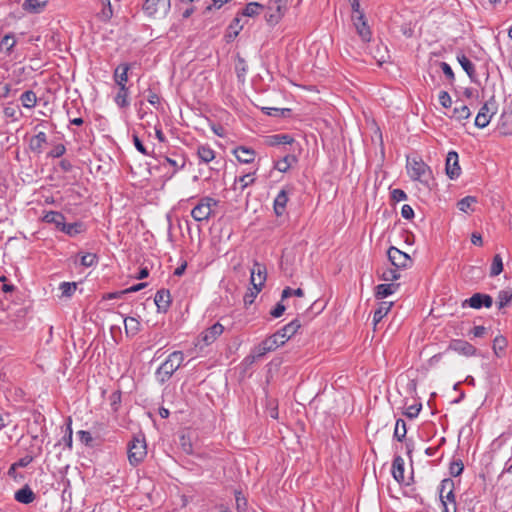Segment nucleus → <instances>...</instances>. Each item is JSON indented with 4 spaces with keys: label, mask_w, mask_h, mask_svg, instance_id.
<instances>
[{
    "label": "nucleus",
    "mask_w": 512,
    "mask_h": 512,
    "mask_svg": "<svg viewBox=\"0 0 512 512\" xmlns=\"http://www.w3.org/2000/svg\"><path fill=\"white\" fill-rule=\"evenodd\" d=\"M392 475L398 483L405 482L404 476V459L401 456H396L392 463Z\"/></svg>",
    "instance_id": "nucleus-24"
},
{
    "label": "nucleus",
    "mask_w": 512,
    "mask_h": 512,
    "mask_svg": "<svg viewBox=\"0 0 512 512\" xmlns=\"http://www.w3.org/2000/svg\"><path fill=\"white\" fill-rule=\"evenodd\" d=\"M255 182V178L253 174L247 173L235 179V184H240V191H244V189Z\"/></svg>",
    "instance_id": "nucleus-48"
},
{
    "label": "nucleus",
    "mask_w": 512,
    "mask_h": 512,
    "mask_svg": "<svg viewBox=\"0 0 512 512\" xmlns=\"http://www.w3.org/2000/svg\"><path fill=\"white\" fill-rule=\"evenodd\" d=\"M197 155L204 163H209L215 158V152L208 145L198 147Z\"/></svg>",
    "instance_id": "nucleus-36"
},
{
    "label": "nucleus",
    "mask_w": 512,
    "mask_h": 512,
    "mask_svg": "<svg viewBox=\"0 0 512 512\" xmlns=\"http://www.w3.org/2000/svg\"><path fill=\"white\" fill-rule=\"evenodd\" d=\"M62 232L69 235L70 237H74L85 231V225L82 222H74L67 224L65 221L63 226L61 227Z\"/></svg>",
    "instance_id": "nucleus-30"
},
{
    "label": "nucleus",
    "mask_w": 512,
    "mask_h": 512,
    "mask_svg": "<svg viewBox=\"0 0 512 512\" xmlns=\"http://www.w3.org/2000/svg\"><path fill=\"white\" fill-rule=\"evenodd\" d=\"M143 9L149 16L165 15L170 9V0H146Z\"/></svg>",
    "instance_id": "nucleus-10"
},
{
    "label": "nucleus",
    "mask_w": 512,
    "mask_h": 512,
    "mask_svg": "<svg viewBox=\"0 0 512 512\" xmlns=\"http://www.w3.org/2000/svg\"><path fill=\"white\" fill-rule=\"evenodd\" d=\"M496 101L492 96L479 110L475 118V126L485 128L491 121L492 116L496 113Z\"/></svg>",
    "instance_id": "nucleus-7"
},
{
    "label": "nucleus",
    "mask_w": 512,
    "mask_h": 512,
    "mask_svg": "<svg viewBox=\"0 0 512 512\" xmlns=\"http://www.w3.org/2000/svg\"><path fill=\"white\" fill-rule=\"evenodd\" d=\"M266 276V267L259 262H254L253 268L251 269V284H256V286L262 288L266 281Z\"/></svg>",
    "instance_id": "nucleus-17"
},
{
    "label": "nucleus",
    "mask_w": 512,
    "mask_h": 512,
    "mask_svg": "<svg viewBox=\"0 0 512 512\" xmlns=\"http://www.w3.org/2000/svg\"><path fill=\"white\" fill-rule=\"evenodd\" d=\"M407 434L406 422L399 418L396 421L393 437L402 442Z\"/></svg>",
    "instance_id": "nucleus-38"
},
{
    "label": "nucleus",
    "mask_w": 512,
    "mask_h": 512,
    "mask_svg": "<svg viewBox=\"0 0 512 512\" xmlns=\"http://www.w3.org/2000/svg\"><path fill=\"white\" fill-rule=\"evenodd\" d=\"M352 20L356 28V31L358 35L361 37V39L364 42H369L371 40L372 33L370 27L368 26L365 20L364 14L359 13V15H352Z\"/></svg>",
    "instance_id": "nucleus-14"
},
{
    "label": "nucleus",
    "mask_w": 512,
    "mask_h": 512,
    "mask_svg": "<svg viewBox=\"0 0 512 512\" xmlns=\"http://www.w3.org/2000/svg\"><path fill=\"white\" fill-rule=\"evenodd\" d=\"M47 143V135L45 132H39L30 139L29 147L33 152L41 153L44 144Z\"/></svg>",
    "instance_id": "nucleus-28"
},
{
    "label": "nucleus",
    "mask_w": 512,
    "mask_h": 512,
    "mask_svg": "<svg viewBox=\"0 0 512 512\" xmlns=\"http://www.w3.org/2000/svg\"><path fill=\"white\" fill-rule=\"evenodd\" d=\"M43 221L54 224L58 230H61L65 221V216L58 211H49L44 215Z\"/></svg>",
    "instance_id": "nucleus-29"
},
{
    "label": "nucleus",
    "mask_w": 512,
    "mask_h": 512,
    "mask_svg": "<svg viewBox=\"0 0 512 512\" xmlns=\"http://www.w3.org/2000/svg\"><path fill=\"white\" fill-rule=\"evenodd\" d=\"M180 447L182 451L188 455H192L194 453L191 439L186 435H182L180 437Z\"/></svg>",
    "instance_id": "nucleus-52"
},
{
    "label": "nucleus",
    "mask_w": 512,
    "mask_h": 512,
    "mask_svg": "<svg viewBox=\"0 0 512 512\" xmlns=\"http://www.w3.org/2000/svg\"><path fill=\"white\" fill-rule=\"evenodd\" d=\"M288 0H268L264 5L266 9V21L271 24H277L287 11Z\"/></svg>",
    "instance_id": "nucleus-5"
},
{
    "label": "nucleus",
    "mask_w": 512,
    "mask_h": 512,
    "mask_svg": "<svg viewBox=\"0 0 512 512\" xmlns=\"http://www.w3.org/2000/svg\"><path fill=\"white\" fill-rule=\"evenodd\" d=\"M20 101L23 107L32 109L37 104V96L34 91L27 90L20 96Z\"/></svg>",
    "instance_id": "nucleus-34"
},
{
    "label": "nucleus",
    "mask_w": 512,
    "mask_h": 512,
    "mask_svg": "<svg viewBox=\"0 0 512 512\" xmlns=\"http://www.w3.org/2000/svg\"><path fill=\"white\" fill-rule=\"evenodd\" d=\"M454 481L450 478L443 479L440 483L439 487V498L442 502H454L455 493H454Z\"/></svg>",
    "instance_id": "nucleus-15"
},
{
    "label": "nucleus",
    "mask_w": 512,
    "mask_h": 512,
    "mask_svg": "<svg viewBox=\"0 0 512 512\" xmlns=\"http://www.w3.org/2000/svg\"><path fill=\"white\" fill-rule=\"evenodd\" d=\"M457 60L461 67L463 68V70L469 76L470 80L475 82L476 73L474 64L462 53L457 55Z\"/></svg>",
    "instance_id": "nucleus-27"
},
{
    "label": "nucleus",
    "mask_w": 512,
    "mask_h": 512,
    "mask_svg": "<svg viewBox=\"0 0 512 512\" xmlns=\"http://www.w3.org/2000/svg\"><path fill=\"white\" fill-rule=\"evenodd\" d=\"M503 271V261L502 257L499 254H496L493 258L491 268H490V276L495 277L498 276Z\"/></svg>",
    "instance_id": "nucleus-45"
},
{
    "label": "nucleus",
    "mask_w": 512,
    "mask_h": 512,
    "mask_svg": "<svg viewBox=\"0 0 512 512\" xmlns=\"http://www.w3.org/2000/svg\"><path fill=\"white\" fill-rule=\"evenodd\" d=\"M147 455V445L144 434L134 435L127 444V456L130 465L138 466Z\"/></svg>",
    "instance_id": "nucleus-3"
},
{
    "label": "nucleus",
    "mask_w": 512,
    "mask_h": 512,
    "mask_svg": "<svg viewBox=\"0 0 512 512\" xmlns=\"http://www.w3.org/2000/svg\"><path fill=\"white\" fill-rule=\"evenodd\" d=\"M297 162V158L293 154H287L282 159L277 160L274 162V169L278 170L279 172H287L291 166Z\"/></svg>",
    "instance_id": "nucleus-25"
},
{
    "label": "nucleus",
    "mask_w": 512,
    "mask_h": 512,
    "mask_svg": "<svg viewBox=\"0 0 512 512\" xmlns=\"http://www.w3.org/2000/svg\"><path fill=\"white\" fill-rule=\"evenodd\" d=\"M223 331L224 327L220 323H215L201 333V341L204 342L205 345H210L223 333Z\"/></svg>",
    "instance_id": "nucleus-16"
},
{
    "label": "nucleus",
    "mask_w": 512,
    "mask_h": 512,
    "mask_svg": "<svg viewBox=\"0 0 512 512\" xmlns=\"http://www.w3.org/2000/svg\"><path fill=\"white\" fill-rule=\"evenodd\" d=\"M34 460L33 456L31 455H26L22 458H20L17 462H15L14 464L11 465V469H16V468H24V467H27L30 463H32Z\"/></svg>",
    "instance_id": "nucleus-55"
},
{
    "label": "nucleus",
    "mask_w": 512,
    "mask_h": 512,
    "mask_svg": "<svg viewBox=\"0 0 512 512\" xmlns=\"http://www.w3.org/2000/svg\"><path fill=\"white\" fill-rule=\"evenodd\" d=\"M440 67H441L444 75L446 76V78L450 82H453L455 80V75H454V72H453L452 68L450 67V65L446 62H440Z\"/></svg>",
    "instance_id": "nucleus-60"
},
{
    "label": "nucleus",
    "mask_w": 512,
    "mask_h": 512,
    "mask_svg": "<svg viewBox=\"0 0 512 512\" xmlns=\"http://www.w3.org/2000/svg\"><path fill=\"white\" fill-rule=\"evenodd\" d=\"M14 498L19 503L30 504L36 499V495L28 485H25L15 492Z\"/></svg>",
    "instance_id": "nucleus-22"
},
{
    "label": "nucleus",
    "mask_w": 512,
    "mask_h": 512,
    "mask_svg": "<svg viewBox=\"0 0 512 512\" xmlns=\"http://www.w3.org/2000/svg\"><path fill=\"white\" fill-rule=\"evenodd\" d=\"M237 160L241 163L249 164L255 159V151L245 146H239L233 151Z\"/></svg>",
    "instance_id": "nucleus-20"
},
{
    "label": "nucleus",
    "mask_w": 512,
    "mask_h": 512,
    "mask_svg": "<svg viewBox=\"0 0 512 512\" xmlns=\"http://www.w3.org/2000/svg\"><path fill=\"white\" fill-rule=\"evenodd\" d=\"M477 203L475 196H466L458 201L457 207L460 211L467 213L469 210H473L472 206Z\"/></svg>",
    "instance_id": "nucleus-41"
},
{
    "label": "nucleus",
    "mask_w": 512,
    "mask_h": 512,
    "mask_svg": "<svg viewBox=\"0 0 512 512\" xmlns=\"http://www.w3.org/2000/svg\"><path fill=\"white\" fill-rule=\"evenodd\" d=\"M463 470H464V464H463L462 460L457 459V460H453L450 463L449 472L453 477H457V476L461 475Z\"/></svg>",
    "instance_id": "nucleus-49"
},
{
    "label": "nucleus",
    "mask_w": 512,
    "mask_h": 512,
    "mask_svg": "<svg viewBox=\"0 0 512 512\" xmlns=\"http://www.w3.org/2000/svg\"><path fill=\"white\" fill-rule=\"evenodd\" d=\"M217 204V200L205 196L201 198L198 204L192 209L191 216L197 222L207 221L212 214V207L217 206Z\"/></svg>",
    "instance_id": "nucleus-6"
},
{
    "label": "nucleus",
    "mask_w": 512,
    "mask_h": 512,
    "mask_svg": "<svg viewBox=\"0 0 512 512\" xmlns=\"http://www.w3.org/2000/svg\"><path fill=\"white\" fill-rule=\"evenodd\" d=\"M288 202V195L285 190H281L274 199V212L277 216H282L285 212Z\"/></svg>",
    "instance_id": "nucleus-26"
},
{
    "label": "nucleus",
    "mask_w": 512,
    "mask_h": 512,
    "mask_svg": "<svg viewBox=\"0 0 512 512\" xmlns=\"http://www.w3.org/2000/svg\"><path fill=\"white\" fill-rule=\"evenodd\" d=\"M262 9H265L264 5H262L258 2H250L244 8L243 15L253 17V16L259 14L260 10H262Z\"/></svg>",
    "instance_id": "nucleus-44"
},
{
    "label": "nucleus",
    "mask_w": 512,
    "mask_h": 512,
    "mask_svg": "<svg viewBox=\"0 0 512 512\" xmlns=\"http://www.w3.org/2000/svg\"><path fill=\"white\" fill-rule=\"evenodd\" d=\"M16 44V39H15V36L10 33V34H7L5 35L1 42H0V48L1 49H5L6 52L10 53L13 49V47L15 46Z\"/></svg>",
    "instance_id": "nucleus-47"
},
{
    "label": "nucleus",
    "mask_w": 512,
    "mask_h": 512,
    "mask_svg": "<svg viewBox=\"0 0 512 512\" xmlns=\"http://www.w3.org/2000/svg\"><path fill=\"white\" fill-rule=\"evenodd\" d=\"M264 111L267 115H270V116H278V115L285 116L287 113L290 112V109H288V108L279 109V108L267 107V108H264Z\"/></svg>",
    "instance_id": "nucleus-58"
},
{
    "label": "nucleus",
    "mask_w": 512,
    "mask_h": 512,
    "mask_svg": "<svg viewBox=\"0 0 512 512\" xmlns=\"http://www.w3.org/2000/svg\"><path fill=\"white\" fill-rule=\"evenodd\" d=\"M439 102L444 108H449L452 104V100L448 92L441 91L439 94Z\"/></svg>",
    "instance_id": "nucleus-61"
},
{
    "label": "nucleus",
    "mask_w": 512,
    "mask_h": 512,
    "mask_svg": "<svg viewBox=\"0 0 512 512\" xmlns=\"http://www.w3.org/2000/svg\"><path fill=\"white\" fill-rule=\"evenodd\" d=\"M471 115L470 109L468 106L461 104L460 106H455L452 111V116L458 121H462L468 119Z\"/></svg>",
    "instance_id": "nucleus-37"
},
{
    "label": "nucleus",
    "mask_w": 512,
    "mask_h": 512,
    "mask_svg": "<svg viewBox=\"0 0 512 512\" xmlns=\"http://www.w3.org/2000/svg\"><path fill=\"white\" fill-rule=\"evenodd\" d=\"M421 408H422L421 404L411 405L406 409V411L404 412V415L410 419L416 418L418 416V414L420 413Z\"/></svg>",
    "instance_id": "nucleus-57"
},
{
    "label": "nucleus",
    "mask_w": 512,
    "mask_h": 512,
    "mask_svg": "<svg viewBox=\"0 0 512 512\" xmlns=\"http://www.w3.org/2000/svg\"><path fill=\"white\" fill-rule=\"evenodd\" d=\"M401 215L403 218L410 220L414 217V210L410 205L405 204L401 208Z\"/></svg>",
    "instance_id": "nucleus-64"
},
{
    "label": "nucleus",
    "mask_w": 512,
    "mask_h": 512,
    "mask_svg": "<svg viewBox=\"0 0 512 512\" xmlns=\"http://www.w3.org/2000/svg\"><path fill=\"white\" fill-rule=\"evenodd\" d=\"M498 129L503 135L512 134V110H504L500 116Z\"/></svg>",
    "instance_id": "nucleus-19"
},
{
    "label": "nucleus",
    "mask_w": 512,
    "mask_h": 512,
    "mask_svg": "<svg viewBox=\"0 0 512 512\" xmlns=\"http://www.w3.org/2000/svg\"><path fill=\"white\" fill-rule=\"evenodd\" d=\"M498 308L502 309L512 304V290H502L498 293Z\"/></svg>",
    "instance_id": "nucleus-42"
},
{
    "label": "nucleus",
    "mask_w": 512,
    "mask_h": 512,
    "mask_svg": "<svg viewBox=\"0 0 512 512\" xmlns=\"http://www.w3.org/2000/svg\"><path fill=\"white\" fill-rule=\"evenodd\" d=\"M77 436L79 437V440L81 443H83L85 446L93 447L94 446V439L89 431L80 430L77 432Z\"/></svg>",
    "instance_id": "nucleus-51"
},
{
    "label": "nucleus",
    "mask_w": 512,
    "mask_h": 512,
    "mask_svg": "<svg viewBox=\"0 0 512 512\" xmlns=\"http://www.w3.org/2000/svg\"><path fill=\"white\" fill-rule=\"evenodd\" d=\"M77 284L75 282H62L60 284V290L63 296L70 297L75 292Z\"/></svg>",
    "instance_id": "nucleus-53"
},
{
    "label": "nucleus",
    "mask_w": 512,
    "mask_h": 512,
    "mask_svg": "<svg viewBox=\"0 0 512 512\" xmlns=\"http://www.w3.org/2000/svg\"><path fill=\"white\" fill-rule=\"evenodd\" d=\"M391 197L394 201H404L407 199V194L402 189H394L391 191Z\"/></svg>",
    "instance_id": "nucleus-62"
},
{
    "label": "nucleus",
    "mask_w": 512,
    "mask_h": 512,
    "mask_svg": "<svg viewBox=\"0 0 512 512\" xmlns=\"http://www.w3.org/2000/svg\"><path fill=\"white\" fill-rule=\"evenodd\" d=\"M48 4V1L40 0H25L22 3V9L31 14H39L44 11Z\"/></svg>",
    "instance_id": "nucleus-21"
},
{
    "label": "nucleus",
    "mask_w": 512,
    "mask_h": 512,
    "mask_svg": "<svg viewBox=\"0 0 512 512\" xmlns=\"http://www.w3.org/2000/svg\"><path fill=\"white\" fill-rule=\"evenodd\" d=\"M407 169L411 179L419 181L428 188L430 187L433 176L430 167L425 162L416 158L411 161L408 160Z\"/></svg>",
    "instance_id": "nucleus-4"
},
{
    "label": "nucleus",
    "mask_w": 512,
    "mask_h": 512,
    "mask_svg": "<svg viewBox=\"0 0 512 512\" xmlns=\"http://www.w3.org/2000/svg\"><path fill=\"white\" fill-rule=\"evenodd\" d=\"M171 294L167 289H160L156 292L154 302L159 312H167L171 305Z\"/></svg>",
    "instance_id": "nucleus-18"
},
{
    "label": "nucleus",
    "mask_w": 512,
    "mask_h": 512,
    "mask_svg": "<svg viewBox=\"0 0 512 512\" xmlns=\"http://www.w3.org/2000/svg\"><path fill=\"white\" fill-rule=\"evenodd\" d=\"M241 29L242 26L240 25V19L235 18L228 27V32L226 34L227 41H232L239 34Z\"/></svg>",
    "instance_id": "nucleus-43"
},
{
    "label": "nucleus",
    "mask_w": 512,
    "mask_h": 512,
    "mask_svg": "<svg viewBox=\"0 0 512 512\" xmlns=\"http://www.w3.org/2000/svg\"><path fill=\"white\" fill-rule=\"evenodd\" d=\"M301 323L298 319L292 320L271 336L264 339L253 349V358H260L269 352L284 345L300 329Z\"/></svg>",
    "instance_id": "nucleus-1"
},
{
    "label": "nucleus",
    "mask_w": 512,
    "mask_h": 512,
    "mask_svg": "<svg viewBox=\"0 0 512 512\" xmlns=\"http://www.w3.org/2000/svg\"><path fill=\"white\" fill-rule=\"evenodd\" d=\"M125 331L127 334L136 335L140 330V323L134 317H127L124 319Z\"/></svg>",
    "instance_id": "nucleus-40"
},
{
    "label": "nucleus",
    "mask_w": 512,
    "mask_h": 512,
    "mask_svg": "<svg viewBox=\"0 0 512 512\" xmlns=\"http://www.w3.org/2000/svg\"><path fill=\"white\" fill-rule=\"evenodd\" d=\"M113 15L112 7L110 4V1H107V5H105L100 13V17L107 21L109 20Z\"/></svg>",
    "instance_id": "nucleus-63"
},
{
    "label": "nucleus",
    "mask_w": 512,
    "mask_h": 512,
    "mask_svg": "<svg viewBox=\"0 0 512 512\" xmlns=\"http://www.w3.org/2000/svg\"><path fill=\"white\" fill-rule=\"evenodd\" d=\"M374 58L379 64L386 62L387 58H389L387 47L384 45H378L374 54Z\"/></svg>",
    "instance_id": "nucleus-50"
},
{
    "label": "nucleus",
    "mask_w": 512,
    "mask_h": 512,
    "mask_svg": "<svg viewBox=\"0 0 512 512\" xmlns=\"http://www.w3.org/2000/svg\"><path fill=\"white\" fill-rule=\"evenodd\" d=\"M506 346H507V340L504 336L499 335L494 338L492 349L494 351V354L497 357H501Z\"/></svg>",
    "instance_id": "nucleus-39"
},
{
    "label": "nucleus",
    "mask_w": 512,
    "mask_h": 512,
    "mask_svg": "<svg viewBox=\"0 0 512 512\" xmlns=\"http://www.w3.org/2000/svg\"><path fill=\"white\" fill-rule=\"evenodd\" d=\"M293 142H294V139L290 135H287V134H276V135L269 136L266 139L267 145L272 146V147L279 146L282 144H292Z\"/></svg>",
    "instance_id": "nucleus-32"
},
{
    "label": "nucleus",
    "mask_w": 512,
    "mask_h": 512,
    "mask_svg": "<svg viewBox=\"0 0 512 512\" xmlns=\"http://www.w3.org/2000/svg\"><path fill=\"white\" fill-rule=\"evenodd\" d=\"M448 350L466 357L476 356L478 350L475 346L463 339H453L448 345Z\"/></svg>",
    "instance_id": "nucleus-11"
},
{
    "label": "nucleus",
    "mask_w": 512,
    "mask_h": 512,
    "mask_svg": "<svg viewBox=\"0 0 512 512\" xmlns=\"http://www.w3.org/2000/svg\"><path fill=\"white\" fill-rule=\"evenodd\" d=\"M493 304V298L484 293H475L470 298L462 302V307L469 306L473 309H481L482 307L490 308Z\"/></svg>",
    "instance_id": "nucleus-12"
},
{
    "label": "nucleus",
    "mask_w": 512,
    "mask_h": 512,
    "mask_svg": "<svg viewBox=\"0 0 512 512\" xmlns=\"http://www.w3.org/2000/svg\"><path fill=\"white\" fill-rule=\"evenodd\" d=\"M66 152V147L63 144H57L53 147V149L49 152L48 156L52 158H59L64 155Z\"/></svg>",
    "instance_id": "nucleus-59"
},
{
    "label": "nucleus",
    "mask_w": 512,
    "mask_h": 512,
    "mask_svg": "<svg viewBox=\"0 0 512 512\" xmlns=\"http://www.w3.org/2000/svg\"><path fill=\"white\" fill-rule=\"evenodd\" d=\"M128 96H129L128 87L126 85L119 86V91L116 94L115 99H114L115 103L120 108L128 107L130 105V102L128 100Z\"/></svg>",
    "instance_id": "nucleus-33"
},
{
    "label": "nucleus",
    "mask_w": 512,
    "mask_h": 512,
    "mask_svg": "<svg viewBox=\"0 0 512 512\" xmlns=\"http://www.w3.org/2000/svg\"><path fill=\"white\" fill-rule=\"evenodd\" d=\"M400 278V273L397 269H387L382 274V279L384 281H395Z\"/></svg>",
    "instance_id": "nucleus-56"
},
{
    "label": "nucleus",
    "mask_w": 512,
    "mask_h": 512,
    "mask_svg": "<svg viewBox=\"0 0 512 512\" xmlns=\"http://www.w3.org/2000/svg\"><path fill=\"white\" fill-rule=\"evenodd\" d=\"M253 288L249 289V291L244 295L243 301L244 305L247 307L254 303L255 298L259 294V292L262 290L261 287L256 286V284H252Z\"/></svg>",
    "instance_id": "nucleus-46"
},
{
    "label": "nucleus",
    "mask_w": 512,
    "mask_h": 512,
    "mask_svg": "<svg viewBox=\"0 0 512 512\" xmlns=\"http://www.w3.org/2000/svg\"><path fill=\"white\" fill-rule=\"evenodd\" d=\"M162 167L170 168L169 177L174 176L178 171L182 170L186 165V158L184 155L173 154V157L163 156L159 160Z\"/></svg>",
    "instance_id": "nucleus-8"
},
{
    "label": "nucleus",
    "mask_w": 512,
    "mask_h": 512,
    "mask_svg": "<svg viewBox=\"0 0 512 512\" xmlns=\"http://www.w3.org/2000/svg\"><path fill=\"white\" fill-rule=\"evenodd\" d=\"M184 353L182 351L172 352L167 359L158 367L155 372L156 380L160 384L166 383L183 364Z\"/></svg>",
    "instance_id": "nucleus-2"
},
{
    "label": "nucleus",
    "mask_w": 512,
    "mask_h": 512,
    "mask_svg": "<svg viewBox=\"0 0 512 512\" xmlns=\"http://www.w3.org/2000/svg\"><path fill=\"white\" fill-rule=\"evenodd\" d=\"M130 70V64L122 63L117 66L114 71V81L118 86L126 85L128 81V71Z\"/></svg>",
    "instance_id": "nucleus-23"
},
{
    "label": "nucleus",
    "mask_w": 512,
    "mask_h": 512,
    "mask_svg": "<svg viewBox=\"0 0 512 512\" xmlns=\"http://www.w3.org/2000/svg\"><path fill=\"white\" fill-rule=\"evenodd\" d=\"M398 287L399 284L393 283L379 284L375 288V296L377 299L388 297L389 295L393 294Z\"/></svg>",
    "instance_id": "nucleus-31"
},
{
    "label": "nucleus",
    "mask_w": 512,
    "mask_h": 512,
    "mask_svg": "<svg viewBox=\"0 0 512 512\" xmlns=\"http://www.w3.org/2000/svg\"><path fill=\"white\" fill-rule=\"evenodd\" d=\"M446 175L450 179H456L461 174V168L458 161V154L456 151H450L446 157V165H445Z\"/></svg>",
    "instance_id": "nucleus-13"
},
{
    "label": "nucleus",
    "mask_w": 512,
    "mask_h": 512,
    "mask_svg": "<svg viewBox=\"0 0 512 512\" xmlns=\"http://www.w3.org/2000/svg\"><path fill=\"white\" fill-rule=\"evenodd\" d=\"M387 255L391 264L396 268H407L412 264L410 256L394 246L388 249Z\"/></svg>",
    "instance_id": "nucleus-9"
},
{
    "label": "nucleus",
    "mask_w": 512,
    "mask_h": 512,
    "mask_svg": "<svg viewBox=\"0 0 512 512\" xmlns=\"http://www.w3.org/2000/svg\"><path fill=\"white\" fill-rule=\"evenodd\" d=\"M392 302H381L378 309L375 310L373 315L374 325H377L390 311Z\"/></svg>",
    "instance_id": "nucleus-35"
},
{
    "label": "nucleus",
    "mask_w": 512,
    "mask_h": 512,
    "mask_svg": "<svg viewBox=\"0 0 512 512\" xmlns=\"http://www.w3.org/2000/svg\"><path fill=\"white\" fill-rule=\"evenodd\" d=\"M98 262V257L94 253H86L82 255L80 263L85 267H91Z\"/></svg>",
    "instance_id": "nucleus-54"
}]
</instances>
